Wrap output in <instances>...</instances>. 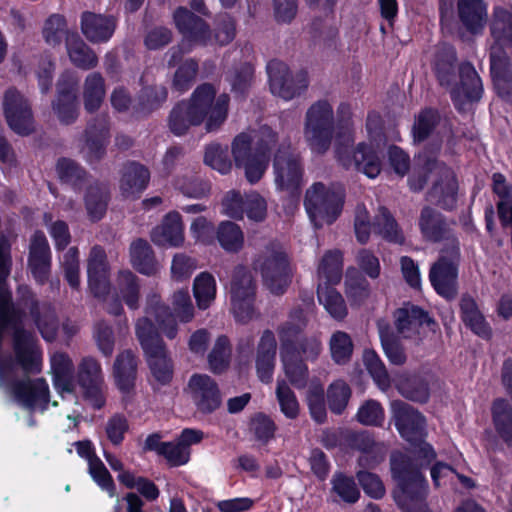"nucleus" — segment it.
Segmentation results:
<instances>
[{
  "instance_id": "20",
  "label": "nucleus",
  "mask_w": 512,
  "mask_h": 512,
  "mask_svg": "<svg viewBox=\"0 0 512 512\" xmlns=\"http://www.w3.org/2000/svg\"><path fill=\"white\" fill-rule=\"evenodd\" d=\"M109 137V117L106 114H99L88 122L84 131V151L90 163L98 162L104 157Z\"/></svg>"
},
{
  "instance_id": "3",
  "label": "nucleus",
  "mask_w": 512,
  "mask_h": 512,
  "mask_svg": "<svg viewBox=\"0 0 512 512\" xmlns=\"http://www.w3.org/2000/svg\"><path fill=\"white\" fill-rule=\"evenodd\" d=\"M278 134L269 126H261L253 136L240 133L232 142L236 167L244 170L247 181L257 183L269 165L271 151L277 146Z\"/></svg>"
},
{
  "instance_id": "61",
  "label": "nucleus",
  "mask_w": 512,
  "mask_h": 512,
  "mask_svg": "<svg viewBox=\"0 0 512 512\" xmlns=\"http://www.w3.org/2000/svg\"><path fill=\"white\" fill-rule=\"evenodd\" d=\"M331 357L335 363L346 364L353 353V342L350 336L343 331H336L329 341Z\"/></svg>"
},
{
  "instance_id": "58",
  "label": "nucleus",
  "mask_w": 512,
  "mask_h": 512,
  "mask_svg": "<svg viewBox=\"0 0 512 512\" xmlns=\"http://www.w3.org/2000/svg\"><path fill=\"white\" fill-rule=\"evenodd\" d=\"M399 393L411 401L424 403L429 399L428 383L420 376H410L399 381Z\"/></svg>"
},
{
  "instance_id": "53",
  "label": "nucleus",
  "mask_w": 512,
  "mask_h": 512,
  "mask_svg": "<svg viewBox=\"0 0 512 512\" xmlns=\"http://www.w3.org/2000/svg\"><path fill=\"white\" fill-rule=\"evenodd\" d=\"M275 394L284 416L291 420L296 419L300 414V405L294 391L285 379H277Z\"/></svg>"
},
{
  "instance_id": "5",
  "label": "nucleus",
  "mask_w": 512,
  "mask_h": 512,
  "mask_svg": "<svg viewBox=\"0 0 512 512\" xmlns=\"http://www.w3.org/2000/svg\"><path fill=\"white\" fill-rule=\"evenodd\" d=\"M390 469L398 487L394 492L397 505L405 512H430L425 504L427 481L411 459L394 453L390 455Z\"/></svg>"
},
{
  "instance_id": "56",
  "label": "nucleus",
  "mask_w": 512,
  "mask_h": 512,
  "mask_svg": "<svg viewBox=\"0 0 512 512\" xmlns=\"http://www.w3.org/2000/svg\"><path fill=\"white\" fill-rule=\"evenodd\" d=\"M193 292L198 307L200 309H207L216 296V282L214 277L208 272L199 274L194 280Z\"/></svg>"
},
{
  "instance_id": "42",
  "label": "nucleus",
  "mask_w": 512,
  "mask_h": 512,
  "mask_svg": "<svg viewBox=\"0 0 512 512\" xmlns=\"http://www.w3.org/2000/svg\"><path fill=\"white\" fill-rule=\"evenodd\" d=\"M495 430L508 445H512V406L508 400L497 398L491 407Z\"/></svg>"
},
{
  "instance_id": "39",
  "label": "nucleus",
  "mask_w": 512,
  "mask_h": 512,
  "mask_svg": "<svg viewBox=\"0 0 512 512\" xmlns=\"http://www.w3.org/2000/svg\"><path fill=\"white\" fill-rule=\"evenodd\" d=\"M377 327L383 350L389 361L394 365H403L407 360V356L398 335L395 334L390 324L385 320H379Z\"/></svg>"
},
{
  "instance_id": "63",
  "label": "nucleus",
  "mask_w": 512,
  "mask_h": 512,
  "mask_svg": "<svg viewBox=\"0 0 512 512\" xmlns=\"http://www.w3.org/2000/svg\"><path fill=\"white\" fill-rule=\"evenodd\" d=\"M351 397V389L343 380L333 382L327 390V401L330 410L335 414H341Z\"/></svg>"
},
{
  "instance_id": "21",
  "label": "nucleus",
  "mask_w": 512,
  "mask_h": 512,
  "mask_svg": "<svg viewBox=\"0 0 512 512\" xmlns=\"http://www.w3.org/2000/svg\"><path fill=\"white\" fill-rule=\"evenodd\" d=\"M490 35L492 44L489 55L500 52V55H508L506 48H512V6H495L492 11L490 23Z\"/></svg>"
},
{
  "instance_id": "50",
  "label": "nucleus",
  "mask_w": 512,
  "mask_h": 512,
  "mask_svg": "<svg viewBox=\"0 0 512 512\" xmlns=\"http://www.w3.org/2000/svg\"><path fill=\"white\" fill-rule=\"evenodd\" d=\"M440 114L433 108H425L415 116L412 127L413 139L416 143L425 141L440 122Z\"/></svg>"
},
{
  "instance_id": "26",
  "label": "nucleus",
  "mask_w": 512,
  "mask_h": 512,
  "mask_svg": "<svg viewBox=\"0 0 512 512\" xmlns=\"http://www.w3.org/2000/svg\"><path fill=\"white\" fill-rule=\"evenodd\" d=\"M176 27L183 37L195 43L206 45L210 40L206 22L186 8L180 7L174 13Z\"/></svg>"
},
{
  "instance_id": "23",
  "label": "nucleus",
  "mask_w": 512,
  "mask_h": 512,
  "mask_svg": "<svg viewBox=\"0 0 512 512\" xmlns=\"http://www.w3.org/2000/svg\"><path fill=\"white\" fill-rule=\"evenodd\" d=\"M89 287L96 297H102L109 291L108 262L105 250L95 245L91 248L87 260Z\"/></svg>"
},
{
  "instance_id": "6",
  "label": "nucleus",
  "mask_w": 512,
  "mask_h": 512,
  "mask_svg": "<svg viewBox=\"0 0 512 512\" xmlns=\"http://www.w3.org/2000/svg\"><path fill=\"white\" fill-rule=\"evenodd\" d=\"M395 426L400 435L414 445L413 450L401 454L409 457L419 471L430 465L435 459L436 453L431 445L423 441L425 436V419L411 405L403 401H393L391 404ZM400 453L394 451L391 453Z\"/></svg>"
},
{
  "instance_id": "4",
  "label": "nucleus",
  "mask_w": 512,
  "mask_h": 512,
  "mask_svg": "<svg viewBox=\"0 0 512 512\" xmlns=\"http://www.w3.org/2000/svg\"><path fill=\"white\" fill-rule=\"evenodd\" d=\"M340 119L336 133L335 157L345 168H355L369 178H375L381 171V161L373 147L359 143L352 151L354 144V125L352 112L347 104L339 106Z\"/></svg>"
},
{
  "instance_id": "52",
  "label": "nucleus",
  "mask_w": 512,
  "mask_h": 512,
  "mask_svg": "<svg viewBox=\"0 0 512 512\" xmlns=\"http://www.w3.org/2000/svg\"><path fill=\"white\" fill-rule=\"evenodd\" d=\"M117 286L126 305L133 310L139 308L140 286L137 276L130 270H122L118 274Z\"/></svg>"
},
{
  "instance_id": "7",
  "label": "nucleus",
  "mask_w": 512,
  "mask_h": 512,
  "mask_svg": "<svg viewBox=\"0 0 512 512\" xmlns=\"http://www.w3.org/2000/svg\"><path fill=\"white\" fill-rule=\"evenodd\" d=\"M335 123L332 105L327 100L314 102L306 111L303 124V137L310 150L318 155L326 154L334 141L340 119L337 109Z\"/></svg>"
},
{
  "instance_id": "27",
  "label": "nucleus",
  "mask_w": 512,
  "mask_h": 512,
  "mask_svg": "<svg viewBox=\"0 0 512 512\" xmlns=\"http://www.w3.org/2000/svg\"><path fill=\"white\" fill-rule=\"evenodd\" d=\"M116 21L112 16L85 11L81 15V31L91 43L107 42L113 35Z\"/></svg>"
},
{
  "instance_id": "8",
  "label": "nucleus",
  "mask_w": 512,
  "mask_h": 512,
  "mask_svg": "<svg viewBox=\"0 0 512 512\" xmlns=\"http://www.w3.org/2000/svg\"><path fill=\"white\" fill-rule=\"evenodd\" d=\"M254 269L260 272L265 287L274 295H283L292 282L288 256L278 243L265 246L254 260Z\"/></svg>"
},
{
  "instance_id": "29",
  "label": "nucleus",
  "mask_w": 512,
  "mask_h": 512,
  "mask_svg": "<svg viewBox=\"0 0 512 512\" xmlns=\"http://www.w3.org/2000/svg\"><path fill=\"white\" fill-rule=\"evenodd\" d=\"M139 359L136 354L126 349L120 352L113 364V376L117 387L122 392H130L137 379Z\"/></svg>"
},
{
  "instance_id": "45",
  "label": "nucleus",
  "mask_w": 512,
  "mask_h": 512,
  "mask_svg": "<svg viewBox=\"0 0 512 512\" xmlns=\"http://www.w3.org/2000/svg\"><path fill=\"white\" fill-rule=\"evenodd\" d=\"M317 296L319 303L335 320H343L347 316L348 310L345 300L335 288L318 283Z\"/></svg>"
},
{
  "instance_id": "30",
  "label": "nucleus",
  "mask_w": 512,
  "mask_h": 512,
  "mask_svg": "<svg viewBox=\"0 0 512 512\" xmlns=\"http://www.w3.org/2000/svg\"><path fill=\"white\" fill-rule=\"evenodd\" d=\"M150 179L149 170L142 164L129 161L121 169L120 190L125 197H136L146 189Z\"/></svg>"
},
{
  "instance_id": "51",
  "label": "nucleus",
  "mask_w": 512,
  "mask_h": 512,
  "mask_svg": "<svg viewBox=\"0 0 512 512\" xmlns=\"http://www.w3.org/2000/svg\"><path fill=\"white\" fill-rule=\"evenodd\" d=\"M136 336L145 353L159 351L165 347L163 340L148 317L139 318L136 322Z\"/></svg>"
},
{
  "instance_id": "44",
  "label": "nucleus",
  "mask_w": 512,
  "mask_h": 512,
  "mask_svg": "<svg viewBox=\"0 0 512 512\" xmlns=\"http://www.w3.org/2000/svg\"><path fill=\"white\" fill-rule=\"evenodd\" d=\"M456 51L451 46H444L435 62V74L441 86L451 88L455 84Z\"/></svg>"
},
{
  "instance_id": "57",
  "label": "nucleus",
  "mask_w": 512,
  "mask_h": 512,
  "mask_svg": "<svg viewBox=\"0 0 512 512\" xmlns=\"http://www.w3.org/2000/svg\"><path fill=\"white\" fill-rule=\"evenodd\" d=\"M56 171L60 180L75 188L87 181L88 173L76 161L69 158H61L57 161Z\"/></svg>"
},
{
  "instance_id": "64",
  "label": "nucleus",
  "mask_w": 512,
  "mask_h": 512,
  "mask_svg": "<svg viewBox=\"0 0 512 512\" xmlns=\"http://www.w3.org/2000/svg\"><path fill=\"white\" fill-rule=\"evenodd\" d=\"M230 346L226 336H219L212 351L208 355V362L212 372L220 374L229 365Z\"/></svg>"
},
{
  "instance_id": "34",
  "label": "nucleus",
  "mask_w": 512,
  "mask_h": 512,
  "mask_svg": "<svg viewBox=\"0 0 512 512\" xmlns=\"http://www.w3.org/2000/svg\"><path fill=\"white\" fill-rule=\"evenodd\" d=\"M459 306L461 319L465 325L479 337L486 340L490 339L492 329L480 312L475 299L468 294H464L461 297Z\"/></svg>"
},
{
  "instance_id": "14",
  "label": "nucleus",
  "mask_w": 512,
  "mask_h": 512,
  "mask_svg": "<svg viewBox=\"0 0 512 512\" xmlns=\"http://www.w3.org/2000/svg\"><path fill=\"white\" fill-rule=\"evenodd\" d=\"M427 168L433 174L432 187L426 195L427 201L444 210L455 209L458 183L454 172L438 160L429 161Z\"/></svg>"
},
{
  "instance_id": "48",
  "label": "nucleus",
  "mask_w": 512,
  "mask_h": 512,
  "mask_svg": "<svg viewBox=\"0 0 512 512\" xmlns=\"http://www.w3.org/2000/svg\"><path fill=\"white\" fill-rule=\"evenodd\" d=\"M493 191L500 198L497 208L502 225H512V187L506 184L500 173L493 174Z\"/></svg>"
},
{
  "instance_id": "24",
  "label": "nucleus",
  "mask_w": 512,
  "mask_h": 512,
  "mask_svg": "<svg viewBox=\"0 0 512 512\" xmlns=\"http://www.w3.org/2000/svg\"><path fill=\"white\" fill-rule=\"evenodd\" d=\"M28 267L38 283L44 284L48 280L51 267L50 248L42 232H36L32 237Z\"/></svg>"
},
{
  "instance_id": "41",
  "label": "nucleus",
  "mask_w": 512,
  "mask_h": 512,
  "mask_svg": "<svg viewBox=\"0 0 512 512\" xmlns=\"http://www.w3.org/2000/svg\"><path fill=\"white\" fill-rule=\"evenodd\" d=\"M106 94L105 80L99 72L88 74L83 84V102L87 112L97 111Z\"/></svg>"
},
{
  "instance_id": "36",
  "label": "nucleus",
  "mask_w": 512,
  "mask_h": 512,
  "mask_svg": "<svg viewBox=\"0 0 512 512\" xmlns=\"http://www.w3.org/2000/svg\"><path fill=\"white\" fill-rule=\"evenodd\" d=\"M280 357L288 384L304 389L309 380V369L304 359L299 357L297 350L280 352Z\"/></svg>"
},
{
  "instance_id": "25",
  "label": "nucleus",
  "mask_w": 512,
  "mask_h": 512,
  "mask_svg": "<svg viewBox=\"0 0 512 512\" xmlns=\"http://www.w3.org/2000/svg\"><path fill=\"white\" fill-rule=\"evenodd\" d=\"M277 351V342L274 333L267 329L257 345L256 351V372L259 380L263 383H270L273 378L275 368V358Z\"/></svg>"
},
{
  "instance_id": "2",
  "label": "nucleus",
  "mask_w": 512,
  "mask_h": 512,
  "mask_svg": "<svg viewBox=\"0 0 512 512\" xmlns=\"http://www.w3.org/2000/svg\"><path fill=\"white\" fill-rule=\"evenodd\" d=\"M229 96L216 98L213 85H199L188 100L177 103L168 117V127L176 136L185 135L191 127L205 123L207 132L218 130L228 115Z\"/></svg>"
},
{
  "instance_id": "22",
  "label": "nucleus",
  "mask_w": 512,
  "mask_h": 512,
  "mask_svg": "<svg viewBox=\"0 0 512 512\" xmlns=\"http://www.w3.org/2000/svg\"><path fill=\"white\" fill-rule=\"evenodd\" d=\"M394 323L397 333L403 338H412L424 324L433 331L437 327L435 320L426 311L410 303L395 311Z\"/></svg>"
},
{
  "instance_id": "47",
  "label": "nucleus",
  "mask_w": 512,
  "mask_h": 512,
  "mask_svg": "<svg viewBox=\"0 0 512 512\" xmlns=\"http://www.w3.org/2000/svg\"><path fill=\"white\" fill-rule=\"evenodd\" d=\"M460 87L466 99L479 101L483 94V85L480 76L470 62L459 65Z\"/></svg>"
},
{
  "instance_id": "49",
  "label": "nucleus",
  "mask_w": 512,
  "mask_h": 512,
  "mask_svg": "<svg viewBox=\"0 0 512 512\" xmlns=\"http://www.w3.org/2000/svg\"><path fill=\"white\" fill-rule=\"evenodd\" d=\"M167 99V90L163 86H147L141 89L137 104L134 106L136 113L148 115L158 109Z\"/></svg>"
},
{
  "instance_id": "46",
  "label": "nucleus",
  "mask_w": 512,
  "mask_h": 512,
  "mask_svg": "<svg viewBox=\"0 0 512 512\" xmlns=\"http://www.w3.org/2000/svg\"><path fill=\"white\" fill-rule=\"evenodd\" d=\"M374 233L380 235L383 239L402 244L404 242V235L399 228L395 218L385 207H380L378 214L375 216L372 223Z\"/></svg>"
},
{
  "instance_id": "17",
  "label": "nucleus",
  "mask_w": 512,
  "mask_h": 512,
  "mask_svg": "<svg viewBox=\"0 0 512 512\" xmlns=\"http://www.w3.org/2000/svg\"><path fill=\"white\" fill-rule=\"evenodd\" d=\"M186 391L200 414H211L221 406L220 389L209 375L193 374L188 381Z\"/></svg>"
},
{
  "instance_id": "12",
  "label": "nucleus",
  "mask_w": 512,
  "mask_h": 512,
  "mask_svg": "<svg viewBox=\"0 0 512 512\" xmlns=\"http://www.w3.org/2000/svg\"><path fill=\"white\" fill-rule=\"evenodd\" d=\"M266 70L271 93L285 101L299 97L309 86L307 72L301 70L292 74L282 61L276 59L269 61Z\"/></svg>"
},
{
  "instance_id": "10",
  "label": "nucleus",
  "mask_w": 512,
  "mask_h": 512,
  "mask_svg": "<svg viewBox=\"0 0 512 512\" xmlns=\"http://www.w3.org/2000/svg\"><path fill=\"white\" fill-rule=\"evenodd\" d=\"M304 205L316 228L332 224L338 217L342 206V193L321 182L314 183L305 194Z\"/></svg>"
},
{
  "instance_id": "35",
  "label": "nucleus",
  "mask_w": 512,
  "mask_h": 512,
  "mask_svg": "<svg viewBox=\"0 0 512 512\" xmlns=\"http://www.w3.org/2000/svg\"><path fill=\"white\" fill-rule=\"evenodd\" d=\"M145 354L153 378V389L158 390L163 386L169 385L173 379L174 366L171 358L167 355L166 347L160 348L159 351Z\"/></svg>"
},
{
  "instance_id": "62",
  "label": "nucleus",
  "mask_w": 512,
  "mask_h": 512,
  "mask_svg": "<svg viewBox=\"0 0 512 512\" xmlns=\"http://www.w3.org/2000/svg\"><path fill=\"white\" fill-rule=\"evenodd\" d=\"M364 364L377 386L382 391H387L391 386V379L379 356L372 350L365 351Z\"/></svg>"
},
{
  "instance_id": "1",
  "label": "nucleus",
  "mask_w": 512,
  "mask_h": 512,
  "mask_svg": "<svg viewBox=\"0 0 512 512\" xmlns=\"http://www.w3.org/2000/svg\"><path fill=\"white\" fill-rule=\"evenodd\" d=\"M10 258L5 244L0 243V279L9 274ZM11 293L0 284V383L15 375L41 370V355L32 332L22 327L23 314L12 305Z\"/></svg>"
},
{
  "instance_id": "32",
  "label": "nucleus",
  "mask_w": 512,
  "mask_h": 512,
  "mask_svg": "<svg viewBox=\"0 0 512 512\" xmlns=\"http://www.w3.org/2000/svg\"><path fill=\"white\" fill-rule=\"evenodd\" d=\"M110 200V190L106 183L92 181L85 189L83 201L88 218L97 222L103 218Z\"/></svg>"
},
{
  "instance_id": "13",
  "label": "nucleus",
  "mask_w": 512,
  "mask_h": 512,
  "mask_svg": "<svg viewBox=\"0 0 512 512\" xmlns=\"http://www.w3.org/2000/svg\"><path fill=\"white\" fill-rule=\"evenodd\" d=\"M419 229L422 237L432 243H443L441 250L460 248L459 239L455 233L456 222L447 219L442 213L424 206L419 216Z\"/></svg>"
},
{
  "instance_id": "28",
  "label": "nucleus",
  "mask_w": 512,
  "mask_h": 512,
  "mask_svg": "<svg viewBox=\"0 0 512 512\" xmlns=\"http://www.w3.org/2000/svg\"><path fill=\"white\" fill-rule=\"evenodd\" d=\"M457 16L467 32L481 34L487 23V5L484 0H457Z\"/></svg>"
},
{
  "instance_id": "15",
  "label": "nucleus",
  "mask_w": 512,
  "mask_h": 512,
  "mask_svg": "<svg viewBox=\"0 0 512 512\" xmlns=\"http://www.w3.org/2000/svg\"><path fill=\"white\" fill-rule=\"evenodd\" d=\"M3 112L11 130L21 136L35 131L31 103L17 88H8L3 95Z\"/></svg>"
},
{
  "instance_id": "19",
  "label": "nucleus",
  "mask_w": 512,
  "mask_h": 512,
  "mask_svg": "<svg viewBox=\"0 0 512 512\" xmlns=\"http://www.w3.org/2000/svg\"><path fill=\"white\" fill-rule=\"evenodd\" d=\"M77 380L84 395L95 409H101L105 404L103 393L104 379L101 365L92 356H85L78 364Z\"/></svg>"
},
{
  "instance_id": "33",
  "label": "nucleus",
  "mask_w": 512,
  "mask_h": 512,
  "mask_svg": "<svg viewBox=\"0 0 512 512\" xmlns=\"http://www.w3.org/2000/svg\"><path fill=\"white\" fill-rule=\"evenodd\" d=\"M500 54L498 52L489 55L490 73L498 96L510 99L512 96V64L509 55Z\"/></svg>"
},
{
  "instance_id": "31",
  "label": "nucleus",
  "mask_w": 512,
  "mask_h": 512,
  "mask_svg": "<svg viewBox=\"0 0 512 512\" xmlns=\"http://www.w3.org/2000/svg\"><path fill=\"white\" fill-rule=\"evenodd\" d=\"M151 240L159 246H180L184 242L183 224L178 212L168 213L151 231Z\"/></svg>"
},
{
  "instance_id": "16",
  "label": "nucleus",
  "mask_w": 512,
  "mask_h": 512,
  "mask_svg": "<svg viewBox=\"0 0 512 512\" xmlns=\"http://www.w3.org/2000/svg\"><path fill=\"white\" fill-rule=\"evenodd\" d=\"M18 293V304L28 310L41 336L48 342L54 341L59 329L55 308L48 302H39L27 287H20Z\"/></svg>"
},
{
  "instance_id": "54",
  "label": "nucleus",
  "mask_w": 512,
  "mask_h": 512,
  "mask_svg": "<svg viewBox=\"0 0 512 512\" xmlns=\"http://www.w3.org/2000/svg\"><path fill=\"white\" fill-rule=\"evenodd\" d=\"M217 240L225 251L238 252L243 247L244 235L237 224L225 221L218 226Z\"/></svg>"
},
{
  "instance_id": "37",
  "label": "nucleus",
  "mask_w": 512,
  "mask_h": 512,
  "mask_svg": "<svg viewBox=\"0 0 512 512\" xmlns=\"http://www.w3.org/2000/svg\"><path fill=\"white\" fill-rule=\"evenodd\" d=\"M66 49L70 61L77 68L91 70L98 65V56L78 34L72 33L67 35Z\"/></svg>"
},
{
  "instance_id": "9",
  "label": "nucleus",
  "mask_w": 512,
  "mask_h": 512,
  "mask_svg": "<svg viewBox=\"0 0 512 512\" xmlns=\"http://www.w3.org/2000/svg\"><path fill=\"white\" fill-rule=\"evenodd\" d=\"M274 183L277 190L290 197H298L301 192L304 165L299 153L292 149L289 139L280 142L273 158Z\"/></svg>"
},
{
  "instance_id": "60",
  "label": "nucleus",
  "mask_w": 512,
  "mask_h": 512,
  "mask_svg": "<svg viewBox=\"0 0 512 512\" xmlns=\"http://www.w3.org/2000/svg\"><path fill=\"white\" fill-rule=\"evenodd\" d=\"M331 485L332 492L346 503L353 504L360 498V491L353 477L341 472L335 473L331 479Z\"/></svg>"
},
{
  "instance_id": "55",
  "label": "nucleus",
  "mask_w": 512,
  "mask_h": 512,
  "mask_svg": "<svg viewBox=\"0 0 512 512\" xmlns=\"http://www.w3.org/2000/svg\"><path fill=\"white\" fill-rule=\"evenodd\" d=\"M256 284L251 272L244 266L235 267L230 283V294L233 297H255Z\"/></svg>"
},
{
  "instance_id": "40",
  "label": "nucleus",
  "mask_w": 512,
  "mask_h": 512,
  "mask_svg": "<svg viewBox=\"0 0 512 512\" xmlns=\"http://www.w3.org/2000/svg\"><path fill=\"white\" fill-rule=\"evenodd\" d=\"M146 313L154 316L159 328L169 339L178 333V325L170 307L162 303L157 295H153L146 308Z\"/></svg>"
},
{
  "instance_id": "59",
  "label": "nucleus",
  "mask_w": 512,
  "mask_h": 512,
  "mask_svg": "<svg viewBox=\"0 0 512 512\" xmlns=\"http://www.w3.org/2000/svg\"><path fill=\"white\" fill-rule=\"evenodd\" d=\"M204 162L212 169L221 174H227L232 168V162L228 155L227 146L219 143H211L206 146L204 153Z\"/></svg>"
},
{
  "instance_id": "11",
  "label": "nucleus",
  "mask_w": 512,
  "mask_h": 512,
  "mask_svg": "<svg viewBox=\"0 0 512 512\" xmlns=\"http://www.w3.org/2000/svg\"><path fill=\"white\" fill-rule=\"evenodd\" d=\"M461 260L460 248L440 250L439 258L431 265L429 280L435 291L447 300L458 295V267Z\"/></svg>"
},
{
  "instance_id": "38",
  "label": "nucleus",
  "mask_w": 512,
  "mask_h": 512,
  "mask_svg": "<svg viewBox=\"0 0 512 512\" xmlns=\"http://www.w3.org/2000/svg\"><path fill=\"white\" fill-rule=\"evenodd\" d=\"M130 258L133 267L141 274L152 276L159 270L154 251L145 239L138 238L131 243Z\"/></svg>"
},
{
  "instance_id": "43",
  "label": "nucleus",
  "mask_w": 512,
  "mask_h": 512,
  "mask_svg": "<svg viewBox=\"0 0 512 512\" xmlns=\"http://www.w3.org/2000/svg\"><path fill=\"white\" fill-rule=\"evenodd\" d=\"M342 271L341 252L339 250L327 251L318 266L319 283L329 286L339 283L342 279Z\"/></svg>"
},
{
  "instance_id": "18",
  "label": "nucleus",
  "mask_w": 512,
  "mask_h": 512,
  "mask_svg": "<svg viewBox=\"0 0 512 512\" xmlns=\"http://www.w3.org/2000/svg\"><path fill=\"white\" fill-rule=\"evenodd\" d=\"M11 390L15 401L30 412L47 409L50 394L45 379H18L12 382Z\"/></svg>"
}]
</instances>
